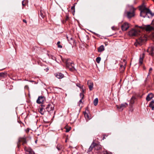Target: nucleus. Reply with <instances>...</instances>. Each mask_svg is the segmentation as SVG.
I'll return each instance as SVG.
<instances>
[{"label":"nucleus","mask_w":154,"mask_h":154,"mask_svg":"<svg viewBox=\"0 0 154 154\" xmlns=\"http://www.w3.org/2000/svg\"><path fill=\"white\" fill-rule=\"evenodd\" d=\"M125 104H126V105H128V104H127L126 103H125Z\"/></svg>","instance_id":"obj_45"},{"label":"nucleus","mask_w":154,"mask_h":154,"mask_svg":"<svg viewBox=\"0 0 154 154\" xmlns=\"http://www.w3.org/2000/svg\"><path fill=\"white\" fill-rule=\"evenodd\" d=\"M117 109L119 111H122L125 108V105L123 104H121L120 105H116Z\"/></svg>","instance_id":"obj_11"},{"label":"nucleus","mask_w":154,"mask_h":154,"mask_svg":"<svg viewBox=\"0 0 154 154\" xmlns=\"http://www.w3.org/2000/svg\"><path fill=\"white\" fill-rule=\"evenodd\" d=\"M54 105L52 103H50L48 104L46 107V109L48 112L53 111L54 109Z\"/></svg>","instance_id":"obj_8"},{"label":"nucleus","mask_w":154,"mask_h":154,"mask_svg":"<svg viewBox=\"0 0 154 154\" xmlns=\"http://www.w3.org/2000/svg\"><path fill=\"white\" fill-rule=\"evenodd\" d=\"M48 54L50 58H51L52 59H53L54 60H56V58L55 57H54V58H53V56L51 55L50 54L48 53Z\"/></svg>","instance_id":"obj_28"},{"label":"nucleus","mask_w":154,"mask_h":154,"mask_svg":"<svg viewBox=\"0 0 154 154\" xmlns=\"http://www.w3.org/2000/svg\"><path fill=\"white\" fill-rule=\"evenodd\" d=\"M70 128L66 129V132H68L70 130Z\"/></svg>","instance_id":"obj_34"},{"label":"nucleus","mask_w":154,"mask_h":154,"mask_svg":"<svg viewBox=\"0 0 154 154\" xmlns=\"http://www.w3.org/2000/svg\"><path fill=\"white\" fill-rule=\"evenodd\" d=\"M152 68H150L149 69V74L151 72V71H152Z\"/></svg>","instance_id":"obj_31"},{"label":"nucleus","mask_w":154,"mask_h":154,"mask_svg":"<svg viewBox=\"0 0 154 154\" xmlns=\"http://www.w3.org/2000/svg\"><path fill=\"white\" fill-rule=\"evenodd\" d=\"M29 154H34V153L31 151H29Z\"/></svg>","instance_id":"obj_36"},{"label":"nucleus","mask_w":154,"mask_h":154,"mask_svg":"<svg viewBox=\"0 0 154 154\" xmlns=\"http://www.w3.org/2000/svg\"><path fill=\"white\" fill-rule=\"evenodd\" d=\"M145 57L144 53H143L142 55L140 56L139 60V63L140 65H141L143 63V59Z\"/></svg>","instance_id":"obj_13"},{"label":"nucleus","mask_w":154,"mask_h":154,"mask_svg":"<svg viewBox=\"0 0 154 154\" xmlns=\"http://www.w3.org/2000/svg\"><path fill=\"white\" fill-rule=\"evenodd\" d=\"M98 98H96V99H95L94 100L93 102L94 104V105L95 106L97 105L98 104Z\"/></svg>","instance_id":"obj_23"},{"label":"nucleus","mask_w":154,"mask_h":154,"mask_svg":"<svg viewBox=\"0 0 154 154\" xmlns=\"http://www.w3.org/2000/svg\"><path fill=\"white\" fill-rule=\"evenodd\" d=\"M71 9L72 10H74V11H75V6H72L71 7Z\"/></svg>","instance_id":"obj_33"},{"label":"nucleus","mask_w":154,"mask_h":154,"mask_svg":"<svg viewBox=\"0 0 154 154\" xmlns=\"http://www.w3.org/2000/svg\"><path fill=\"white\" fill-rule=\"evenodd\" d=\"M140 31L133 29L128 32V35L130 36H137L140 35Z\"/></svg>","instance_id":"obj_5"},{"label":"nucleus","mask_w":154,"mask_h":154,"mask_svg":"<svg viewBox=\"0 0 154 154\" xmlns=\"http://www.w3.org/2000/svg\"><path fill=\"white\" fill-rule=\"evenodd\" d=\"M112 29L113 30H115L116 29V28L114 26L112 27Z\"/></svg>","instance_id":"obj_32"},{"label":"nucleus","mask_w":154,"mask_h":154,"mask_svg":"<svg viewBox=\"0 0 154 154\" xmlns=\"http://www.w3.org/2000/svg\"><path fill=\"white\" fill-rule=\"evenodd\" d=\"M135 99V97L134 96H133L130 100V104L131 105L133 104L134 103V100Z\"/></svg>","instance_id":"obj_20"},{"label":"nucleus","mask_w":154,"mask_h":154,"mask_svg":"<svg viewBox=\"0 0 154 154\" xmlns=\"http://www.w3.org/2000/svg\"><path fill=\"white\" fill-rule=\"evenodd\" d=\"M101 60V58L100 57H97L96 59V61L98 63H99Z\"/></svg>","instance_id":"obj_27"},{"label":"nucleus","mask_w":154,"mask_h":154,"mask_svg":"<svg viewBox=\"0 0 154 154\" xmlns=\"http://www.w3.org/2000/svg\"><path fill=\"white\" fill-rule=\"evenodd\" d=\"M60 57L61 58L62 61L66 63V67L68 68L70 71H73L74 68L73 66V62H70V60L69 59H63L61 56H60Z\"/></svg>","instance_id":"obj_3"},{"label":"nucleus","mask_w":154,"mask_h":154,"mask_svg":"<svg viewBox=\"0 0 154 154\" xmlns=\"http://www.w3.org/2000/svg\"><path fill=\"white\" fill-rule=\"evenodd\" d=\"M87 84L90 90V91L92 90L93 87V83L91 81H88L87 82Z\"/></svg>","instance_id":"obj_12"},{"label":"nucleus","mask_w":154,"mask_h":154,"mask_svg":"<svg viewBox=\"0 0 154 154\" xmlns=\"http://www.w3.org/2000/svg\"><path fill=\"white\" fill-rule=\"evenodd\" d=\"M140 11V16L141 17L145 18H149L152 17L154 14L152 13L148 8H146L145 5L143 4L139 7Z\"/></svg>","instance_id":"obj_1"},{"label":"nucleus","mask_w":154,"mask_h":154,"mask_svg":"<svg viewBox=\"0 0 154 154\" xmlns=\"http://www.w3.org/2000/svg\"><path fill=\"white\" fill-rule=\"evenodd\" d=\"M120 67H121V69H120V72H124V71L123 70L122 71V67L124 69H125V67H124V66H123V65H120Z\"/></svg>","instance_id":"obj_30"},{"label":"nucleus","mask_w":154,"mask_h":154,"mask_svg":"<svg viewBox=\"0 0 154 154\" xmlns=\"http://www.w3.org/2000/svg\"><path fill=\"white\" fill-rule=\"evenodd\" d=\"M40 109L39 110V112L41 113L42 115H43L45 113V109L41 107L40 108Z\"/></svg>","instance_id":"obj_21"},{"label":"nucleus","mask_w":154,"mask_h":154,"mask_svg":"<svg viewBox=\"0 0 154 154\" xmlns=\"http://www.w3.org/2000/svg\"><path fill=\"white\" fill-rule=\"evenodd\" d=\"M69 19V17L68 16H66V20H68V19Z\"/></svg>","instance_id":"obj_39"},{"label":"nucleus","mask_w":154,"mask_h":154,"mask_svg":"<svg viewBox=\"0 0 154 154\" xmlns=\"http://www.w3.org/2000/svg\"><path fill=\"white\" fill-rule=\"evenodd\" d=\"M94 146V143H92L88 149L89 151H91Z\"/></svg>","instance_id":"obj_24"},{"label":"nucleus","mask_w":154,"mask_h":154,"mask_svg":"<svg viewBox=\"0 0 154 154\" xmlns=\"http://www.w3.org/2000/svg\"><path fill=\"white\" fill-rule=\"evenodd\" d=\"M128 9L129 10L126 13V16L128 19H131L135 16L136 9L131 5L128 7Z\"/></svg>","instance_id":"obj_2"},{"label":"nucleus","mask_w":154,"mask_h":154,"mask_svg":"<svg viewBox=\"0 0 154 154\" xmlns=\"http://www.w3.org/2000/svg\"><path fill=\"white\" fill-rule=\"evenodd\" d=\"M147 40V38L144 35L140 36L137 40V42L140 45H141Z\"/></svg>","instance_id":"obj_6"},{"label":"nucleus","mask_w":154,"mask_h":154,"mask_svg":"<svg viewBox=\"0 0 154 154\" xmlns=\"http://www.w3.org/2000/svg\"><path fill=\"white\" fill-rule=\"evenodd\" d=\"M152 25V26H151L150 25H148L141 26H139L137 25H135V27H139L142 29H145L146 31H150L153 30L154 29V26Z\"/></svg>","instance_id":"obj_4"},{"label":"nucleus","mask_w":154,"mask_h":154,"mask_svg":"<svg viewBox=\"0 0 154 154\" xmlns=\"http://www.w3.org/2000/svg\"><path fill=\"white\" fill-rule=\"evenodd\" d=\"M131 25L128 23L126 22V30L128 28L130 27Z\"/></svg>","instance_id":"obj_26"},{"label":"nucleus","mask_w":154,"mask_h":154,"mask_svg":"<svg viewBox=\"0 0 154 154\" xmlns=\"http://www.w3.org/2000/svg\"><path fill=\"white\" fill-rule=\"evenodd\" d=\"M79 102L80 103H82V99H81L80 101H79Z\"/></svg>","instance_id":"obj_42"},{"label":"nucleus","mask_w":154,"mask_h":154,"mask_svg":"<svg viewBox=\"0 0 154 154\" xmlns=\"http://www.w3.org/2000/svg\"><path fill=\"white\" fill-rule=\"evenodd\" d=\"M123 27H124V26H123V25H122V30H123V31H125V29L123 28Z\"/></svg>","instance_id":"obj_35"},{"label":"nucleus","mask_w":154,"mask_h":154,"mask_svg":"<svg viewBox=\"0 0 154 154\" xmlns=\"http://www.w3.org/2000/svg\"><path fill=\"white\" fill-rule=\"evenodd\" d=\"M153 47H151L149 48L148 49H147V51L149 53V54L152 56L154 55V53H153Z\"/></svg>","instance_id":"obj_9"},{"label":"nucleus","mask_w":154,"mask_h":154,"mask_svg":"<svg viewBox=\"0 0 154 154\" xmlns=\"http://www.w3.org/2000/svg\"><path fill=\"white\" fill-rule=\"evenodd\" d=\"M20 142L22 143V145H24L27 143L26 138L25 137H19L18 139V141L17 143V146L18 147H19L20 146Z\"/></svg>","instance_id":"obj_7"},{"label":"nucleus","mask_w":154,"mask_h":154,"mask_svg":"<svg viewBox=\"0 0 154 154\" xmlns=\"http://www.w3.org/2000/svg\"><path fill=\"white\" fill-rule=\"evenodd\" d=\"M154 97L153 94L152 93H150L147 95L146 100L147 101H150Z\"/></svg>","instance_id":"obj_10"},{"label":"nucleus","mask_w":154,"mask_h":154,"mask_svg":"<svg viewBox=\"0 0 154 154\" xmlns=\"http://www.w3.org/2000/svg\"><path fill=\"white\" fill-rule=\"evenodd\" d=\"M60 42H57V45L58 47L60 48H62V46L60 45Z\"/></svg>","instance_id":"obj_29"},{"label":"nucleus","mask_w":154,"mask_h":154,"mask_svg":"<svg viewBox=\"0 0 154 154\" xmlns=\"http://www.w3.org/2000/svg\"><path fill=\"white\" fill-rule=\"evenodd\" d=\"M149 106L151 107L152 110H154V100H152L150 103Z\"/></svg>","instance_id":"obj_17"},{"label":"nucleus","mask_w":154,"mask_h":154,"mask_svg":"<svg viewBox=\"0 0 154 154\" xmlns=\"http://www.w3.org/2000/svg\"><path fill=\"white\" fill-rule=\"evenodd\" d=\"M44 101V98L43 97H39L37 100L36 102L37 103L40 104L43 102Z\"/></svg>","instance_id":"obj_14"},{"label":"nucleus","mask_w":154,"mask_h":154,"mask_svg":"<svg viewBox=\"0 0 154 154\" xmlns=\"http://www.w3.org/2000/svg\"><path fill=\"white\" fill-rule=\"evenodd\" d=\"M45 13L43 10L41 8L40 9V15L43 18L45 17Z\"/></svg>","instance_id":"obj_16"},{"label":"nucleus","mask_w":154,"mask_h":154,"mask_svg":"<svg viewBox=\"0 0 154 154\" xmlns=\"http://www.w3.org/2000/svg\"><path fill=\"white\" fill-rule=\"evenodd\" d=\"M80 95L81 96L82 95L83 96V97H82V98H83V96H84V95H83V94H82V93H81L80 94Z\"/></svg>","instance_id":"obj_40"},{"label":"nucleus","mask_w":154,"mask_h":154,"mask_svg":"<svg viewBox=\"0 0 154 154\" xmlns=\"http://www.w3.org/2000/svg\"><path fill=\"white\" fill-rule=\"evenodd\" d=\"M67 39H68V37L67 36ZM68 40L69 41V43L71 44H73L75 42L74 40L73 39V38L72 37L70 38V40H69L68 39Z\"/></svg>","instance_id":"obj_22"},{"label":"nucleus","mask_w":154,"mask_h":154,"mask_svg":"<svg viewBox=\"0 0 154 154\" xmlns=\"http://www.w3.org/2000/svg\"><path fill=\"white\" fill-rule=\"evenodd\" d=\"M23 22H24V23H27V22H26V20L25 19H23Z\"/></svg>","instance_id":"obj_37"},{"label":"nucleus","mask_w":154,"mask_h":154,"mask_svg":"<svg viewBox=\"0 0 154 154\" xmlns=\"http://www.w3.org/2000/svg\"><path fill=\"white\" fill-rule=\"evenodd\" d=\"M104 50V47L103 45H102L100 46L98 48V52H101Z\"/></svg>","instance_id":"obj_18"},{"label":"nucleus","mask_w":154,"mask_h":154,"mask_svg":"<svg viewBox=\"0 0 154 154\" xmlns=\"http://www.w3.org/2000/svg\"><path fill=\"white\" fill-rule=\"evenodd\" d=\"M57 148L58 150H59L60 149L59 148H58L57 147Z\"/></svg>","instance_id":"obj_44"},{"label":"nucleus","mask_w":154,"mask_h":154,"mask_svg":"<svg viewBox=\"0 0 154 154\" xmlns=\"http://www.w3.org/2000/svg\"><path fill=\"white\" fill-rule=\"evenodd\" d=\"M24 1H23L22 2V5L23 6H24L25 5V4H24Z\"/></svg>","instance_id":"obj_38"},{"label":"nucleus","mask_w":154,"mask_h":154,"mask_svg":"<svg viewBox=\"0 0 154 154\" xmlns=\"http://www.w3.org/2000/svg\"><path fill=\"white\" fill-rule=\"evenodd\" d=\"M25 88H28V85H26V86H25Z\"/></svg>","instance_id":"obj_41"},{"label":"nucleus","mask_w":154,"mask_h":154,"mask_svg":"<svg viewBox=\"0 0 154 154\" xmlns=\"http://www.w3.org/2000/svg\"><path fill=\"white\" fill-rule=\"evenodd\" d=\"M56 77L58 79H60L63 78L64 75L61 73H57L55 74Z\"/></svg>","instance_id":"obj_15"},{"label":"nucleus","mask_w":154,"mask_h":154,"mask_svg":"<svg viewBox=\"0 0 154 154\" xmlns=\"http://www.w3.org/2000/svg\"><path fill=\"white\" fill-rule=\"evenodd\" d=\"M86 119H88V120H90L91 119V117L90 116V114H88L85 112L84 113Z\"/></svg>","instance_id":"obj_19"},{"label":"nucleus","mask_w":154,"mask_h":154,"mask_svg":"<svg viewBox=\"0 0 154 154\" xmlns=\"http://www.w3.org/2000/svg\"><path fill=\"white\" fill-rule=\"evenodd\" d=\"M76 85L79 87V88H80L81 89H82V91L83 92L84 91V89H83V86H80V84L79 83H77L76 84Z\"/></svg>","instance_id":"obj_25"},{"label":"nucleus","mask_w":154,"mask_h":154,"mask_svg":"<svg viewBox=\"0 0 154 154\" xmlns=\"http://www.w3.org/2000/svg\"><path fill=\"white\" fill-rule=\"evenodd\" d=\"M105 137L104 136V137H103V140H104V139H105Z\"/></svg>","instance_id":"obj_43"}]
</instances>
